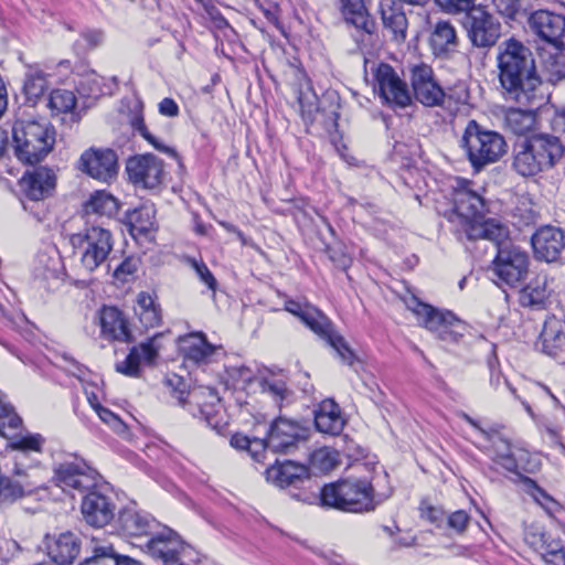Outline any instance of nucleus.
Segmentation results:
<instances>
[{"mask_svg": "<svg viewBox=\"0 0 565 565\" xmlns=\"http://www.w3.org/2000/svg\"><path fill=\"white\" fill-rule=\"evenodd\" d=\"M543 102L536 100L534 105H527V109L509 108L504 115V125L515 135H525L531 131L536 124L535 108H539Z\"/></svg>", "mask_w": 565, "mask_h": 565, "instance_id": "38", "label": "nucleus"}, {"mask_svg": "<svg viewBox=\"0 0 565 565\" xmlns=\"http://www.w3.org/2000/svg\"><path fill=\"white\" fill-rule=\"evenodd\" d=\"M135 312L146 329L158 327L161 323L162 313L160 305L148 292L142 291L138 294Z\"/></svg>", "mask_w": 565, "mask_h": 565, "instance_id": "41", "label": "nucleus"}, {"mask_svg": "<svg viewBox=\"0 0 565 565\" xmlns=\"http://www.w3.org/2000/svg\"><path fill=\"white\" fill-rule=\"evenodd\" d=\"M76 89L82 97L94 100L106 94L104 78L94 71L79 77L76 83Z\"/></svg>", "mask_w": 565, "mask_h": 565, "instance_id": "47", "label": "nucleus"}, {"mask_svg": "<svg viewBox=\"0 0 565 565\" xmlns=\"http://www.w3.org/2000/svg\"><path fill=\"white\" fill-rule=\"evenodd\" d=\"M463 231L470 241L487 239L492 242L497 252L500 246L512 245L507 242V227L494 220H479L476 223H470Z\"/></svg>", "mask_w": 565, "mask_h": 565, "instance_id": "32", "label": "nucleus"}, {"mask_svg": "<svg viewBox=\"0 0 565 565\" xmlns=\"http://www.w3.org/2000/svg\"><path fill=\"white\" fill-rule=\"evenodd\" d=\"M130 124H131V127L138 131L149 143H151L156 149H158L159 151H162V152H166V153H171V154H175L174 150L172 148H169L162 143H160L154 136H152L146 124H145V120H143V117L138 114V115H135L131 120H130Z\"/></svg>", "mask_w": 565, "mask_h": 565, "instance_id": "51", "label": "nucleus"}, {"mask_svg": "<svg viewBox=\"0 0 565 565\" xmlns=\"http://www.w3.org/2000/svg\"><path fill=\"white\" fill-rule=\"evenodd\" d=\"M138 270V260L128 257L122 260L114 270V277L121 281H127Z\"/></svg>", "mask_w": 565, "mask_h": 565, "instance_id": "59", "label": "nucleus"}, {"mask_svg": "<svg viewBox=\"0 0 565 565\" xmlns=\"http://www.w3.org/2000/svg\"><path fill=\"white\" fill-rule=\"evenodd\" d=\"M95 412L99 416V418L111 427L116 433L122 434L126 431L125 423L110 409L103 407L100 404H96Z\"/></svg>", "mask_w": 565, "mask_h": 565, "instance_id": "57", "label": "nucleus"}, {"mask_svg": "<svg viewBox=\"0 0 565 565\" xmlns=\"http://www.w3.org/2000/svg\"><path fill=\"white\" fill-rule=\"evenodd\" d=\"M436 3L446 13L458 14L465 12L466 17L477 8L475 0H436Z\"/></svg>", "mask_w": 565, "mask_h": 565, "instance_id": "53", "label": "nucleus"}, {"mask_svg": "<svg viewBox=\"0 0 565 565\" xmlns=\"http://www.w3.org/2000/svg\"><path fill=\"white\" fill-rule=\"evenodd\" d=\"M177 398L181 405L194 403L196 405L198 413L193 412V416L204 419L206 425L212 428L218 427L220 422L217 420V411L215 409V406L220 404L221 398L215 388L198 387L188 393L180 390Z\"/></svg>", "mask_w": 565, "mask_h": 565, "instance_id": "22", "label": "nucleus"}, {"mask_svg": "<svg viewBox=\"0 0 565 565\" xmlns=\"http://www.w3.org/2000/svg\"><path fill=\"white\" fill-rule=\"evenodd\" d=\"M230 374L232 377H236L237 380H239L243 383H249L254 379L253 371L245 365L232 367V371Z\"/></svg>", "mask_w": 565, "mask_h": 565, "instance_id": "64", "label": "nucleus"}, {"mask_svg": "<svg viewBox=\"0 0 565 565\" xmlns=\"http://www.w3.org/2000/svg\"><path fill=\"white\" fill-rule=\"evenodd\" d=\"M118 209L119 203L117 199L105 191H96L84 205L86 214H96L107 217L115 216Z\"/></svg>", "mask_w": 565, "mask_h": 565, "instance_id": "44", "label": "nucleus"}, {"mask_svg": "<svg viewBox=\"0 0 565 565\" xmlns=\"http://www.w3.org/2000/svg\"><path fill=\"white\" fill-rule=\"evenodd\" d=\"M458 44L456 29L450 22L440 20L434 25L429 45L435 56L448 57L457 51Z\"/></svg>", "mask_w": 565, "mask_h": 565, "instance_id": "34", "label": "nucleus"}, {"mask_svg": "<svg viewBox=\"0 0 565 565\" xmlns=\"http://www.w3.org/2000/svg\"><path fill=\"white\" fill-rule=\"evenodd\" d=\"M472 186V182L462 181L454 194V209L462 220L465 228L470 223L483 220L487 212L484 199Z\"/></svg>", "mask_w": 565, "mask_h": 565, "instance_id": "19", "label": "nucleus"}, {"mask_svg": "<svg viewBox=\"0 0 565 565\" xmlns=\"http://www.w3.org/2000/svg\"><path fill=\"white\" fill-rule=\"evenodd\" d=\"M311 462L320 470L328 471L335 467L334 455L328 448H320L311 456Z\"/></svg>", "mask_w": 565, "mask_h": 565, "instance_id": "58", "label": "nucleus"}, {"mask_svg": "<svg viewBox=\"0 0 565 565\" xmlns=\"http://www.w3.org/2000/svg\"><path fill=\"white\" fill-rule=\"evenodd\" d=\"M315 425L318 431L338 436L344 428L340 406L333 399H324L315 412Z\"/></svg>", "mask_w": 565, "mask_h": 565, "instance_id": "33", "label": "nucleus"}, {"mask_svg": "<svg viewBox=\"0 0 565 565\" xmlns=\"http://www.w3.org/2000/svg\"><path fill=\"white\" fill-rule=\"evenodd\" d=\"M159 113L167 117H177L179 106L172 98L166 97L159 103Z\"/></svg>", "mask_w": 565, "mask_h": 565, "instance_id": "63", "label": "nucleus"}, {"mask_svg": "<svg viewBox=\"0 0 565 565\" xmlns=\"http://www.w3.org/2000/svg\"><path fill=\"white\" fill-rule=\"evenodd\" d=\"M341 12L348 24L371 34L374 22L370 19L362 0H340Z\"/></svg>", "mask_w": 565, "mask_h": 565, "instance_id": "40", "label": "nucleus"}, {"mask_svg": "<svg viewBox=\"0 0 565 565\" xmlns=\"http://www.w3.org/2000/svg\"><path fill=\"white\" fill-rule=\"evenodd\" d=\"M161 337L162 333H156L139 345L132 347L126 359L116 364V371L131 377L139 376L141 362L151 364L157 359L161 349L158 343Z\"/></svg>", "mask_w": 565, "mask_h": 565, "instance_id": "24", "label": "nucleus"}, {"mask_svg": "<svg viewBox=\"0 0 565 565\" xmlns=\"http://www.w3.org/2000/svg\"><path fill=\"white\" fill-rule=\"evenodd\" d=\"M76 102V96L72 90L57 88L51 92L47 99V107L51 109L53 116L72 114V118L78 121L79 116L74 113Z\"/></svg>", "mask_w": 565, "mask_h": 565, "instance_id": "45", "label": "nucleus"}, {"mask_svg": "<svg viewBox=\"0 0 565 565\" xmlns=\"http://www.w3.org/2000/svg\"><path fill=\"white\" fill-rule=\"evenodd\" d=\"M83 518L87 524L94 527H103L115 518L116 504L111 495L104 492L97 482L96 488L88 490L81 504Z\"/></svg>", "mask_w": 565, "mask_h": 565, "instance_id": "16", "label": "nucleus"}, {"mask_svg": "<svg viewBox=\"0 0 565 565\" xmlns=\"http://www.w3.org/2000/svg\"><path fill=\"white\" fill-rule=\"evenodd\" d=\"M79 565H142L128 556L118 555L111 545H96L93 555Z\"/></svg>", "mask_w": 565, "mask_h": 565, "instance_id": "42", "label": "nucleus"}, {"mask_svg": "<svg viewBox=\"0 0 565 565\" xmlns=\"http://www.w3.org/2000/svg\"><path fill=\"white\" fill-rule=\"evenodd\" d=\"M230 444L232 447L239 450H248L252 457L259 461L263 452L265 451L263 438H249L244 434L236 433L231 437Z\"/></svg>", "mask_w": 565, "mask_h": 565, "instance_id": "49", "label": "nucleus"}, {"mask_svg": "<svg viewBox=\"0 0 565 565\" xmlns=\"http://www.w3.org/2000/svg\"><path fill=\"white\" fill-rule=\"evenodd\" d=\"M70 243L79 255L82 267L93 273L107 264L113 250L114 239L110 231L102 226H89L83 232L71 235Z\"/></svg>", "mask_w": 565, "mask_h": 565, "instance_id": "6", "label": "nucleus"}, {"mask_svg": "<svg viewBox=\"0 0 565 565\" xmlns=\"http://www.w3.org/2000/svg\"><path fill=\"white\" fill-rule=\"evenodd\" d=\"M181 351L185 361L205 364L214 354L215 347L207 342L203 333H192L181 340Z\"/></svg>", "mask_w": 565, "mask_h": 565, "instance_id": "37", "label": "nucleus"}, {"mask_svg": "<svg viewBox=\"0 0 565 565\" xmlns=\"http://www.w3.org/2000/svg\"><path fill=\"white\" fill-rule=\"evenodd\" d=\"M531 30L556 50H565V17L547 10L533 12L529 18Z\"/></svg>", "mask_w": 565, "mask_h": 565, "instance_id": "17", "label": "nucleus"}, {"mask_svg": "<svg viewBox=\"0 0 565 565\" xmlns=\"http://www.w3.org/2000/svg\"><path fill=\"white\" fill-rule=\"evenodd\" d=\"M154 211L148 206H141L128 214L131 233L147 234L153 228Z\"/></svg>", "mask_w": 565, "mask_h": 565, "instance_id": "48", "label": "nucleus"}, {"mask_svg": "<svg viewBox=\"0 0 565 565\" xmlns=\"http://www.w3.org/2000/svg\"><path fill=\"white\" fill-rule=\"evenodd\" d=\"M285 309L298 317L316 334L326 332L329 326V319L319 309L307 302L301 303L290 299L285 302Z\"/></svg>", "mask_w": 565, "mask_h": 565, "instance_id": "36", "label": "nucleus"}, {"mask_svg": "<svg viewBox=\"0 0 565 565\" xmlns=\"http://www.w3.org/2000/svg\"><path fill=\"white\" fill-rule=\"evenodd\" d=\"M265 473L267 481L280 488L298 486L309 479L308 468L290 460H276Z\"/></svg>", "mask_w": 565, "mask_h": 565, "instance_id": "30", "label": "nucleus"}, {"mask_svg": "<svg viewBox=\"0 0 565 565\" xmlns=\"http://www.w3.org/2000/svg\"><path fill=\"white\" fill-rule=\"evenodd\" d=\"M465 26L469 40L476 47H492L501 36L500 22L482 7L469 12L466 17Z\"/></svg>", "mask_w": 565, "mask_h": 565, "instance_id": "14", "label": "nucleus"}, {"mask_svg": "<svg viewBox=\"0 0 565 565\" xmlns=\"http://www.w3.org/2000/svg\"><path fill=\"white\" fill-rule=\"evenodd\" d=\"M382 21L386 30L392 33L395 42H403L406 39L407 19L405 13L391 0L381 3Z\"/></svg>", "mask_w": 565, "mask_h": 565, "instance_id": "39", "label": "nucleus"}, {"mask_svg": "<svg viewBox=\"0 0 565 565\" xmlns=\"http://www.w3.org/2000/svg\"><path fill=\"white\" fill-rule=\"evenodd\" d=\"M126 172L135 185L156 189L163 180V161L152 153L134 156L126 162Z\"/></svg>", "mask_w": 565, "mask_h": 565, "instance_id": "15", "label": "nucleus"}, {"mask_svg": "<svg viewBox=\"0 0 565 565\" xmlns=\"http://www.w3.org/2000/svg\"><path fill=\"white\" fill-rule=\"evenodd\" d=\"M140 547L161 565H189L190 546L175 531L162 524Z\"/></svg>", "mask_w": 565, "mask_h": 565, "instance_id": "8", "label": "nucleus"}, {"mask_svg": "<svg viewBox=\"0 0 565 565\" xmlns=\"http://www.w3.org/2000/svg\"><path fill=\"white\" fill-rule=\"evenodd\" d=\"M419 512L422 519L427 520L439 529L445 527L446 514L443 509L424 500L420 503Z\"/></svg>", "mask_w": 565, "mask_h": 565, "instance_id": "52", "label": "nucleus"}, {"mask_svg": "<svg viewBox=\"0 0 565 565\" xmlns=\"http://www.w3.org/2000/svg\"><path fill=\"white\" fill-rule=\"evenodd\" d=\"M13 148L17 158L26 164L42 161L53 149L55 132L45 122L20 120L12 128Z\"/></svg>", "mask_w": 565, "mask_h": 565, "instance_id": "5", "label": "nucleus"}, {"mask_svg": "<svg viewBox=\"0 0 565 565\" xmlns=\"http://www.w3.org/2000/svg\"><path fill=\"white\" fill-rule=\"evenodd\" d=\"M527 269L529 256L515 245L500 246L491 268L498 279L508 286L523 280Z\"/></svg>", "mask_w": 565, "mask_h": 565, "instance_id": "11", "label": "nucleus"}, {"mask_svg": "<svg viewBox=\"0 0 565 565\" xmlns=\"http://www.w3.org/2000/svg\"><path fill=\"white\" fill-rule=\"evenodd\" d=\"M375 88L383 103L392 108H406L412 104V94L407 83L386 63H380L372 70Z\"/></svg>", "mask_w": 565, "mask_h": 565, "instance_id": "10", "label": "nucleus"}, {"mask_svg": "<svg viewBox=\"0 0 565 565\" xmlns=\"http://www.w3.org/2000/svg\"><path fill=\"white\" fill-rule=\"evenodd\" d=\"M318 335L324 339L330 344V347L334 349L337 355L344 364L353 366L358 358L353 350L349 347L344 338L333 331L332 323L330 320L329 326L326 329V332L318 333Z\"/></svg>", "mask_w": 565, "mask_h": 565, "instance_id": "46", "label": "nucleus"}, {"mask_svg": "<svg viewBox=\"0 0 565 565\" xmlns=\"http://www.w3.org/2000/svg\"><path fill=\"white\" fill-rule=\"evenodd\" d=\"M47 75L38 66H30L25 73L23 93L26 102L35 105L47 89Z\"/></svg>", "mask_w": 565, "mask_h": 565, "instance_id": "43", "label": "nucleus"}, {"mask_svg": "<svg viewBox=\"0 0 565 565\" xmlns=\"http://www.w3.org/2000/svg\"><path fill=\"white\" fill-rule=\"evenodd\" d=\"M565 154L562 140L552 134H533L518 140L512 150V169L522 177H535L555 168Z\"/></svg>", "mask_w": 565, "mask_h": 565, "instance_id": "2", "label": "nucleus"}, {"mask_svg": "<svg viewBox=\"0 0 565 565\" xmlns=\"http://www.w3.org/2000/svg\"><path fill=\"white\" fill-rule=\"evenodd\" d=\"M47 556L57 565H71L81 552V539L73 532L47 534L44 539Z\"/></svg>", "mask_w": 565, "mask_h": 565, "instance_id": "23", "label": "nucleus"}, {"mask_svg": "<svg viewBox=\"0 0 565 565\" xmlns=\"http://www.w3.org/2000/svg\"><path fill=\"white\" fill-rule=\"evenodd\" d=\"M309 437V429L299 420L285 416L274 419L263 438L265 450L291 454Z\"/></svg>", "mask_w": 565, "mask_h": 565, "instance_id": "9", "label": "nucleus"}, {"mask_svg": "<svg viewBox=\"0 0 565 565\" xmlns=\"http://www.w3.org/2000/svg\"><path fill=\"white\" fill-rule=\"evenodd\" d=\"M39 487L26 468L14 466L10 476L0 473V507L32 494Z\"/></svg>", "mask_w": 565, "mask_h": 565, "instance_id": "21", "label": "nucleus"}, {"mask_svg": "<svg viewBox=\"0 0 565 565\" xmlns=\"http://www.w3.org/2000/svg\"><path fill=\"white\" fill-rule=\"evenodd\" d=\"M55 181V174L51 169L40 167L25 172L19 181V186L26 199L41 201L52 194Z\"/></svg>", "mask_w": 565, "mask_h": 565, "instance_id": "26", "label": "nucleus"}, {"mask_svg": "<svg viewBox=\"0 0 565 565\" xmlns=\"http://www.w3.org/2000/svg\"><path fill=\"white\" fill-rule=\"evenodd\" d=\"M9 440L8 447L14 450V466L26 468L24 460L32 454H42L45 438L40 434H14L7 437Z\"/></svg>", "mask_w": 565, "mask_h": 565, "instance_id": "35", "label": "nucleus"}, {"mask_svg": "<svg viewBox=\"0 0 565 565\" xmlns=\"http://www.w3.org/2000/svg\"><path fill=\"white\" fill-rule=\"evenodd\" d=\"M189 263H190L191 267L195 270L200 280L204 285H206V287L210 290L215 291L216 287H217V281H216L214 275L211 273V270L206 266V264L203 262H199L194 258L189 259Z\"/></svg>", "mask_w": 565, "mask_h": 565, "instance_id": "56", "label": "nucleus"}, {"mask_svg": "<svg viewBox=\"0 0 565 565\" xmlns=\"http://www.w3.org/2000/svg\"><path fill=\"white\" fill-rule=\"evenodd\" d=\"M499 82L507 99L520 105L543 102L542 79L536 72L533 53L520 41L510 39L499 46L497 56Z\"/></svg>", "mask_w": 565, "mask_h": 565, "instance_id": "1", "label": "nucleus"}, {"mask_svg": "<svg viewBox=\"0 0 565 565\" xmlns=\"http://www.w3.org/2000/svg\"><path fill=\"white\" fill-rule=\"evenodd\" d=\"M405 306L416 317L419 324L443 341L456 342L462 335V322L449 310H440L420 301L416 296L411 295L404 299Z\"/></svg>", "mask_w": 565, "mask_h": 565, "instance_id": "7", "label": "nucleus"}, {"mask_svg": "<svg viewBox=\"0 0 565 565\" xmlns=\"http://www.w3.org/2000/svg\"><path fill=\"white\" fill-rule=\"evenodd\" d=\"M545 565H565V547L559 550H550L543 554Z\"/></svg>", "mask_w": 565, "mask_h": 565, "instance_id": "62", "label": "nucleus"}, {"mask_svg": "<svg viewBox=\"0 0 565 565\" xmlns=\"http://www.w3.org/2000/svg\"><path fill=\"white\" fill-rule=\"evenodd\" d=\"M460 146L477 172L498 162L508 149L507 141L501 134L484 128L473 119L468 121Z\"/></svg>", "mask_w": 565, "mask_h": 565, "instance_id": "4", "label": "nucleus"}, {"mask_svg": "<svg viewBox=\"0 0 565 565\" xmlns=\"http://www.w3.org/2000/svg\"><path fill=\"white\" fill-rule=\"evenodd\" d=\"M470 523V515L465 510H458L446 515L445 526L457 534H463Z\"/></svg>", "mask_w": 565, "mask_h": 565, "instance_id": "55", "label": "nucleus"}, {"mask_svg": "<svg viewBox=\"0 0 565 565\" xmlns=\"http://www.w3.org/2000/svg\"><path fill=\"white\" fill-rule=\"evenodd\" d=\"M260 388L264 393L271 395L277 402L285 399L288 394L286 383L278 379H262L259 382Z\"/></svg>", "mask_w": 565, "mask_h": 565, "instance_id": "54", "label": "nucleus"}, {"mask_svg": "<svg viewBox=\"0 0 565 565\" xmlns=\"http://www.w3.org/2000/svg\"><path fill=\"white\" fill-rule=\"evenodd\" d=\"M531 242L536 258L551 263L565 248V234L558 227L543 226L533 234Z\"/></svg>", "mask_w": 565, "mask_h": 565, "instance_id": "25", "label": "nucleus"}, {"mask_svg": "<svg viewBox=\"0 0 565 565\" xmlns=\"http://www.w3.org/2000/svg\"><path fill=\"white\" fill-rule=\"evenodd\" d=\"M319 499L322 507L351 513L374 511L376 500L372 482L366 478H344L321 488Z\"/></svg>", "mask_w": 565, "mask_h": 565, "instance_id": "3", "label": "nucleus"}, {"mask_svg": "<svg viewBox=\"0 0 565 565\" xmlns=\"http://www.w3.org/2000/svg\"><path fill=\"white\" fill-rule=\"evenodd\" d=\"M552 289L546 275H537L520 290L519 302L524 308L543 310L546 308Z\"/></svg>", "mask_w": 565, "mask_h": 565, "instance_id": "31", "label": "nucleus"}, {"mask_svg": "<svg viewBox=\"0 0 565 565\" xmlns=\"http://www.w3.org/2000/svg\"><path fill=\"white\" fill-rule=\"evenodd\" d=\"M203 9L217 29H224L228 26L227 20L223 17L212 0L207 3H204Z\"/></svg>", "mask_w": 565, "mask_h": 565, "instance_id": "61", "label": "nucleus"}, {"mask_svg": "<svg viewBox=\"0 0 565 565\" xmlns=\"http://www.w3.org/2000/svg\"><path fill=\"white\" fill-rule=\"evenodd\" d=\"M79 167L89 177L108 182L117 175L118 157L110 148H90L82 153Z\"/></svg>", "mask_w": 565, "mask_h": 565, "instance_id": "18", "label": "nucleus"}, {"mask_svg": "<svg viewBox=\"0 0 565 565\" xmlns=\"http://www.w3.org/2000/svg\"><path fill=\"white\" fill-rule=\"evenodd\" d=\"M119 529L126 536L149 539L156 530H160L159 523L149 513L135 508H125L119 512Z\"/></svg>", "mask_w": 565, "mask_h": 565, "instance_id": "27", "label": "nucleus"}, {"mask_svg": "<svg viewBox=\"0 0 565 565\" xmlns=\"http://www.w3.org/2000/svg\"><path fill=\"white\" fill-rule=\"evenodd\" d=\"M501 15L514 19L520 11V0H492Z\"/></svg>", "mask_w": 565, "mask_h": 565, "instance_id": "60", "label": "nucleus"}, {"mask_svg": "<svg viewBox=\"0 0 565 565\" xmlns=\"http://www.w3.org/2000/svg\"><path fill=\"white\" fill-rule=\"evenodd\" d=\"M102 335L109 341L134 342L125 315L116 307L104 306L99 311Z\"/></svg>", "mask_w": 565, "mask_h": 565, "instance_id": "28", "label": "nucleus"}, {"mask_svg": "<svg viewBox=\"0 0 565 565\" xmlns=\"http://www.w3.org/2000/svg\"><path fill=\"white\" fill-rule=\"evenodd\" d=\"M542 352L565 364V324L556 317L545 320L540 334Z\"/></svg>", "mask_w": 565, "mask_h": 565, "instance_id": "29", "label": "nucleus"}, {"mask_svg": "<svg viewBox=\"0 0 565 565\" xmlns=\"http://www.w3.org/2000/svg\"><path fill=\"white\" fill-rule=\"evenodd\" d=\"M519 480L522 482L524 487V491L530 494L541 507L545 510L551 511L554 505H556V501L543 489L541 488L533 479L525 477L522 475Z\"/></svg>", "mask_w": 565, "mask_h": 565, "instance_id": "50", "label": "nucleus"}, {"mask_svg": "<svg viewBox=\"0 0 565 565\" xmlns=\"http://www.w3.org/2000/svg\"><path fill=\"white\" fill-rule=\"evenodd\" d=\"M493 460L495 463L504 468L507 471L514 473L520 478L523 472H533L536 465L530 461V454L523 449H513L507 439L501 437L494 438L491 431Z\"/></svg>", "mask_w": 565, "mask_h": 565, "instance_id": "20", "label": "nucleus"}, {"mask_svg": "<svg viewBox=\"0 0 565 565\" xmlns=\"http://www.w3.org/2000/svg\"><path fill=\"white\" fill-rule=\"evenodd\" d=\"M411 83L415 99L426 107H444L450 99L436 81L434 71L429 65H413L411 67Z\"/></svg>", "mask_w": 565, "mask_h": 565, "instance_id": "13", "label": "nucleus"}, {"mask_svg": "<svg viewBox=\"0 0 565 565\" xmlns=\"http://www.w3.org/2000/svg\"><path fill=\"white\" fill-rule=\"evenodd\" d=\"M55 484L64 492H87L96 488L99 473L84 461H65L54 468Z\"/></svg>", "mask_w": 565, "mask_h": 565, "instance_id": "12", "label": "nucleus"}]
</instances>
